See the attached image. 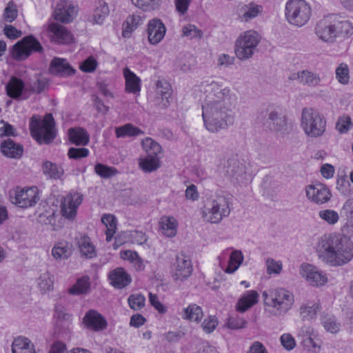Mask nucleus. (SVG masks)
Wrapping results in <instances>:
<instances>
[{"instance_id":"10","label":"nucleus","mask_w":353,"mask_h":353,"mask_svg":"<svg viewBox=\"0 0 353 353\" xmlns=\"http://www.w3.org/2000/svg\"><path fill=\"white\" fill-rule=\"evenodd\" d=\"M192 265L190 256L180 252L176 256V261L172 265V277L175 281H183L192 273Z\"/></svg>"},{"instance_id":"23","label":"nucleus","mask_w":353,"mask_h":353,"mask_svg":"<svg viewBox=\"0 0 353 353\" xmlns=\"http://www.w3.org/2000/svg\"><path fill=\"white\" fill-rule=\"evenodd\" d=\"M262 296L265 305L279 310L281 308L285 303L284 301L287 299V290L284 288L277 289L271 292L270 296L266 291H264Z\"/></svg>"},{"instance_id":"42","label":"nucleus","mask_w":353,"mask_h":353,"mask_svg":"<svg viewBox=\"0 0 353 353\" xmlns=\"http://www.w3.org/2000/svg\"><path fill=\"white\" fill-rule=\"evenodd\" d=\"M90 287L88 276H83L77 279V282L70 288L69 293L73 295L86 294Z\"/></svg>"},{"instance_id":"53","label":"nucleus","mask_w":353,"mask_h":353,"mask_svg":"<svg viewBox=\"0 0 353 353\" xmlns=\"http://www.w3.org/2000/svg\"><path fill=\"white\" fill-rule=\"evenodd\" d=\"M56 211L54 209H49L39 214L38 221L39 223L54 226L56 223Z\"/></svg>"},{"instance_id":"44","label":"nucleus","mask_w":353,"mask_h":353,"mask_svg":"<svg viewBox=\"0 0 353 353\" xmlns=\"http://www.w3.org/2000/svg\"><path fill=\"white\" fill-rule=\"evenodd\" d=\"M53 284L54 276L48 271L41 273L37 279V285L42 293L52 290Z\"/></svg>"},{"instance_id":"19","label":"nucleus","mask_w":353,"mask_h":353,"mask_svg":"<svg viewBox=\"0 0 353 353\" xmlns=\"http://www.w3.org/2000/svg\"><path fill=\"white\" fill-rule=\"evenodd\" d=\"M147 32L149 42L156 45L164 38L166 28L161 19H153L148 22Z\"/></svg>"},{"instance_id":"30","label":"nucleus","mask_w":353,"mask_h":353,"mask_svg":"<svg viewBox=\"0 0 353 353\" xmlns=\"http://www.w3.org/2000/svg\"><path fill=\"white\" fill-rule=\"evenodd\" d=\"M12 353H36L34 345L31 341L26 337L19 336L16 338L12 345Z\"/></svg>"},{"instance_id":"2","label":"nucleus","mask_w":353,"mask_h":353,"mask_svg":"<svg viewBox=\"0 0 353 353\" xmlns=\"http://www.w3.org/2000/svg\"><path fill=\"white\" fill-rule=\"evenodd\" d=\"M319 259L331 266L347 263L353 258V243L347 236L325 234L315 246Z\"/></svg>"},{"instance_id":"47","label":"nucleus","mask_w":353,"mask_h":353,"mask_svg":"<svg viewBox=\"0 0 353 353\" xmlns=\"http://www.w3.org/2000/svg\"><path fill=\"white\" fill-rule=\"evenodd\" d=\"M141 21V18L139 15L132 14L128 17L123 26V36L129 37L131 33L139 26Z\"/></svg>"},{"instance_id":"39","label":"nucleus","mask_w":353,"mask_h":353,"mask_svg":"<svg viewBox=\"0 0 353 353\" xmlns=\"http://www.w3.org/2000/svg\"><path fill=\"white\" fill-rule=\"evenodd\" d=\"M52 254L56 260L67 259L71 255V250L67 241H61L55 244L52 249Z\"/></svg>"},{"instance_id":"12","label":"nucleus","mask_w":353,"mask_h":353,"mask_svg":"<svg viewBox=\"0 0 353 353\" xmlns=\"http://www.w3.org/2000/svg\"><path fill=\"white\" fill-rule=\"evenodd\" d=\"M268 118L263 125L271 131L280 132L286 125L285 109L279 106L275 107L267 113Z\"/></svg>"},{"instance_id":"35","label":"nucleus","mask_w":353,"mask_h":353,"mask_svg":"<svg viewBox=\"0 0 353 353\" xmlns=\"http://www.w3.org/2000/svg\"><path fill=\"white\" fill-rule=\"evenodd\" d=\"M139 165L145 172H152L157 170L161 166L160 158L159 156H146L140 158Z\"/></svg>"},{"instance_id":"8","label":"nucleus","mask_w":353,"mask_h":353,"mask_svg":"<svg viewBox=\"0 0 353 353\" xmlns=\"http://www.w3.org/2000/svg\"><path fill=\"white\" fill-rule=\"evenodd\" d=\"M311 17V8L304 0H288V23L297 27L306 24Z\"/></svg>"},{"instance_id":"38","label":"nucleus","mask_w":353,"mask_h":353,"mask_svg":"<svg viewBox=\"0 0 353 353\" xmlns=\"http://www.w3.org/2000/svg\"><path fill=\"white\" fill-rule=\"evenodd\" d=\"M182 317L184 319L199 322L203 317V310L196 304H190L187 307L183 308Z\"/></svg>"},{"instance_id":"4","label":"nucleus","mask_w":353,"mask_h":353,"mask_svg":"<svg viewBox=\"0 0 353 353\" xmlns=\"http://www.w3.org/2000/svg\"><path fill=\"white\" fill-rule=\"evenodd\" d=\"M29 129L33 139L39 144H50L57 136L55 121L51 113L46 114L43 120L40 116L34 114L30 119Z\"/></svg>"},{"instance_id":"24","label":"nucleus","mask_w":353,"mask_h":353,"mask_svg":"<svg viewBox=\"0 0 353 353\" xmlns=\"http://www.w3.org/2000/svg\"><path fill=\"white\" fill-rule=\"evenodd\" d=\"M50 37L54 41L60 43H68L72 39L71 33L62 25L51 23L48 28Z\"/></svg>"},{"instance_id":"60","label":"nucleus","mask_w":353,"mask_h":353,"mask_svg":"<svg viewBox=\"0 0 353 353\" xmlns=\"http://www.w3.org/2000/svg\"><path fill=\"white\" fill-rule=\"evenodd\" d=\"M350 183L345 176H339L336 181V188L343 195L350 193Z\"/></svg>"},{"instance_id":"50","label":"nucleus","mask_w":353,"mask_h":353,"mask_svg":"<svg viewBox=\"0 0 353 353\" xmlns=\"http://www.w3.org/2000/svg\"><path fill=\"white\" fill-rule=\"evenodd\" d=\"M225 168V174L230 177H236L243 172V167L234 157L228 159Z\"/></svg>"},{"instance_id":"13","label":"nucleus","mask_w":353,"mask_h":353,"mask_svg":"<svg viewBox=\"0 0 353 353\" xmlns=\"http://www.w3.org/2000/svg\"><path fill=\"white\" fill-rule=\"evenodd\" d=\"M300 274L312 286H322L327 282V277L323 272L308 263L301 265Z\"/></svg>"},{"instance_id":"46","label":"nucleus","mask_w":353,"mask_h":353,"mask_svg":"<svg viewBox=\"0 0 353 353\" xmlns=\"http://www.w3.org/2000/svg\"><path fill=\"white\" fill-rule=\"evenodd\" d=\"M243 261L242 252L239 250L232 252L228 261V265L225 270V272L228 274L234 273L240 266Z\"/></svg>"},{"instance_id":"45","label":"nucleus","mask_w":353,"mask_h":353,"mask_svg":"<svg viewBox=\"0 0 353 353\" xmlns=\"http://www.w3.org/2000/svg\"><path fill=\"white\" fill-rule=\"evenodd\" d=\"M141 144L147 154L146 156H158L162 152L161 145L150 137L143 139Z\"/></svg>"},{"instance_id":"55","label":"nucleus","mask_w":353,"mask_h":353,"mask_svg":"<svg viewBox=\"0 0 353 353\" xmlns=\"http://www.w3.org/2000/svg\"><path fill=\"white\" fill-rule=\"evenodd\" d=\"M145 298L141 294H132L128 298L130 307L134 310H139L145 305Z\"/></svg>"},{"instance_id":"6","label":"nucleus","mask_w":353,"mask_h":353,"mask_svg":"<svg viewBox=\"0 0 353 353\" xmlns=\"http://www.w3.org/2000/svg\"><path fill=\"white\" fill-rule=\"evenodd\" d=\"M301 124L305 134L312 137H319L325 130L326 121L316 110L304 108L302 111Z\"/></svg>"},{"instance_id":"37","label":"nucleus","mask_w":353,"mask_h":353,"mask_svg":"<svg viewBox=\"0 0 353 353\" xmlns=\"http://www.w3.org/2000/svg\"><path fill=\"white\" fill-rule=\"evenodd\" d=\"M240 11L241 12V14H239L241 19L244 21H248L256 17L262 11V8L260 6L251 3L248 5L243 6Z\"/></svg>"},{"instance_id":"17","label":"nucleus","mask_w":353,"mask_h":353,"mask_svg":"<svg viewBox=\"0 0 353 353\" xmlns=\"http://www.w3.org/2000/svg\"><path fill=\"white\" fill-rule=\"evenodd\" d=\"M306 196L316 203L322 204L328 201L332 194L325 185L317 183L306 188Z\"/></svg>"},{"instance_id":"22","label":"nucleus","mask_w":353,"mask_h":353,"mask_svg":"<svg viewBox=\"0 0 353 353\" xmlns=\"http://www.w3.org/2000/svg\"><path fill=\"white\" fill-rule=\"evenodd\" d=\"M83 323L88 328L94 331L103 330L107 326L105 319L94 310H90L86 312Z\"/></svg>"},{"instance_id":"18","label":"nucleus","mask_w":353,"mask_h":353,"mask_svg":"<svg viewBox=\"0 0 353 353\" xmlns=\"http://www.w3.org/2000/svg\"><path fill=\"white\" fill-rule=\"evenodd\" d=\"M48 71L52 75L65 78L72 76L76 72L67 59L60 57H54L52 59Z\"/></svg>"},{"instance_id":"29","label":"nucleus","mask_w":353,"mask_h":353,"mask_svg":"<svg viewBox=\"0 0 353 353\" xmlns=\"http://www.w3.org/2000/svg\"><path fill=\"white\" fill-rule=\"evenodd\" d=\"M125 80V91L128 93L139 94L141 90V79L128 68L123 69Z\"/></svg>"},{"instance_id":"7","label":"nucleus","mask_w":353,"mask_h":353,"mask_svg":"<svg viewBox=\"0 0 353 353\" xmlns=\"http://www.w3.org/2000/svg\"><path fill=\"white\" fill-rule=\"evenodd\" d=\"M260 40V35L254 30H248L241 34L236 41V57L241 60H247L251 58Z\"/></svg>"},{"instance_id":"57","label":"nucleus","mask_w":353,"mask_h":353,"mask_svg":"<svg viewBox=\"0 0 353 353\" xmlns=\"http://www.w3.org/2000/svg\"><path fill=\"white\" fill-rule=\"evenodd\" d=\"M68 155L70 159H79L87 157L89 155V150L85 148H70Z\"/></svg>"},{"instance_id":"9","label":"nucleus","mask_w":353,"mask_h":353,"mask_svg":"<svg viewBox=\"0 0 353 353\" xmlns=\"http://www.w3.org/2000/svg\"><path fill=\"white\" fill-rule=\"evenodd\" d=\"M43 50L40 42L32 35H28L17 41L12 46L11 54L14 59L23 61L30 57L32 53H41Z\"/></svg>"},{"instance_id":"54","label":"nucleus","mask_w":353,"mask_h":353,"mask_svg":"<svg viewBox=\"0 0 353 353\" xmlns=\"http://www.w3.org/2000/svg\"><path fill=\"white\" fill-rule=\"evenodd\" d=\"M319 217L330 225H334L339 219V214L333 210H323L319 212Z\"/></svg>"},{"instance_id":"25","label":"nucleus","mask_w":353,"mask_h":353,"mask_svg":"<svg viewBox=\"0 0 353 353\" xmlns=\"http://www.w3.org/2000/svg\"><path fill=\"white\" fill-rule=\"evenodd\" d=\"M321 309L319 301H307L300 307L299 314L303 321H312L316 318Z\"/></svg>"},{"instance_id":"16","label":"nucleus","mask_w":353,"mask_h":353,"mask_svg":"<svg viewBox=\"0 0 353 353\" xmlns=\"http://www.w3.org/2000/svg\"><path fill=\"white\" fill-rule=\"evenodd\" d=\"M76 14V7L68 0L60 1L54 12L55 20L66 23L71 22Z\"/></svg>"},{"instance_id":"11","label":"nucleus","mask_w":353,"mask_h":353,"mask_svg":"<svg viewBox=\"0 0 353 353\" xmlns=\"http://www.w3.org/2000/svg\"><path fill=\"white\" fill-rule=\"evenodd\" d=\"M12 202L20 208H29L34 205L39 201V191L37 187L23 188L16 191Z\"/></svg>"},{"instance_id":"26","label":"nucleus","mask_w":353,"mask_h":353,"mask_svg":"<svg viewBox=\"0 0 353 353\" xmlns=\"http://www.w3.org/2000/svg\"><path fill=\"white\" fill-rule=\"evenodd\" d=\"M289 79L292 80L297 79L300 83L310 87L316 86L321 81L319 74L307 70L292 73L290 74Z\"/></svg>"},{"instance_id":"40","label":"nucleus","mask_w":353,"mask_h":353,"mask_svg":"<svg viewBox=\"0 0 353 353\" xmlns=\"http://www.w3.org/2000/svg\"><path fill=\"white\" fill-rule=\"evenodd\" d=\"M109 8L108 4L102 1H99L98 6L95 8L92 17L93 23L101 24L109 14Z\"/></svg>"},{"instance_id":"21","label":"nucleus","mask_w":353,"mask_h":353,"mask_svg":"<svg viewBox=\"0 0 353 353\" xmlns=\"http://www.w3.org/2000/svg\"><path fill=\"white\" fill-rule=\"evenodd\" d=\"M0 151L3 156L8 158L18 159L23 155V147L21 144L7 138L1 143Z\"/></svg>"},{"instance_id":"52","label":"nucleus","mask_w":353,"mask_h":353,"mask_svg":"<svg viewBox=\"0 0 353 353\" xmlns=\"http://www.w3.org/2000/svg\"><path fill=\"white\" fill-rule=\"evenodd\" d=\"M336 78L338 81L347 85L350 81V70L348 65L345 63H340L335 70Z\"/></svg>"},{"instance_id":"27","label":"nucleus","mask_w":353,"mask_h":353,"mask_svg":"<svg viewBox=\"0 0 353 353\" xmlns=\"http://www.w3.org/2000/svg\"><path fill=\"white\" fill-rule=\"evenodd\" d=\"M25 80L28 98L32 94L41 93L48 85L47 79L43 77H34V79L25 77Z\"/></svg>"},{"instance_id":"48","label":"nucleus","mask_w":353,"mask_h":353,"mask_svg":"<svg viewBox=\"0 0 353 353\" xmlns=\"http://www.w3.org/2000/svg\"><path fill=\"white\" fill-rule=\"evenodd\" d=\"M43 172L50 179H58L63 174V170L59 168L55 163L46 161L43 164Z\"/></svg>"},{"instance_id":"32","label":"nucleus","mask_w":353,"mask_h":353,"mask_svg":"<svg viewBox=\"0 0 353 353\" xmlns=\"http://www.w3.org/2000/svg\"><path fill=\"white\" fill-rule=\"evenodd\" d=\"M69 140L77 145H85L89 142V134L81 128H70L68 130Z\"/></svg>"},{"instance_id":"56","label":"nucleus","mask_w":353,"mask_h":353,"mask_svg":"<svg viewBox=\"0 0 353 353\" xmlns=\"http://www.w3.org/2000/svg\"><path fill=\"white\" fill-rule=\"evenodd\" d=\"M352 125V120L349 116L340 117L336 122V128L341 133H346Z\"/></svg>"},{"instance_id":"15","label":"nucleus","mask_w":353,"mask_h":353,"mask_svg":"<svg viewBox=\"0 0 353 353\" xmlns=\"http://www.w3.org/2000/svg\"><path fill=\"white\" fill-rule=\"evenodd\" d=\"M83 196L79 192H73L68 194L61 203V212L62 215L72 220L77 215L78 207L83 201Z\"/></svg>"},{"instance_id":"5","label":"nucleus","mask_w":353,"mask_h":353,"mask_svg":"<svg viewBox=\"0 0 353 353\" xmlns=\"http://www.w3.org/2000/svg\"><path fill=\"white\" fill-rule=\"evenodd\" d=\"M230 199L219 195L208 199L202 208V217L210 223L218 224L231 212Z\"/></svg>"},{"instance_id":"33","label":"nucleus","mask_w":353,"mask_h":353,"mask_svg":"<svg viewBox=\"0 0 353 353\" xmlns=\"http://www.w3.org/2000/svg\"><path fill=\"white\" fill-rule=\"evenodd\" d=\"M320 320L327 332L335 334L339 331L341 324L333 314L327 312H323L321 314Z\"/></svg>"},{"instance_id":"28","label":"nucleus","mask_w":353,"mask_h":353,"mask_svg":"<svg viewBox=\"0 0 353 353\" xmlns=\"http://www.w3.org/2000/svg\"><path fill=\"white\" fill-rule=\"evenodd\" d=\"M259 294L255 290L247 291L238 301L236 310L239 312H245L258 302Z\"/></svg>"},{"instance_id":"14","label":"nucleus","mask_w":353,"mask_h":353,"mask_svg":"<svg viewBox=\"0 0 353 353\" xmlns=\"http://www.w3.org/2000/svg\"><path fill=\"white\" fill-rule=\"evenodd\" d=\"M25 77L23 79L12 77L6 85V94L16 100H27L28 94L26 91Z\"/></svg>"},{"instance_id":"41","label":"nucleus","mask_w":353,"mask_h":353,"mask_svg":"<svg viewBox=\"0 0 353 353\" xmlns=\"http://www.w3.org/2000/svg\"><path fill=\"white\" fill-rule=\"evenodd\" d=\"M115 133L117 138L125 137H137L143 134L144 132L137 127L131 123L116 128Z\"/></svg>"},{"instance_id":"61","label":"nucleus","mask_w":353,"mask_h":353,"mask_svg":"<svg viewBox=\"0 0 353 353\" xmlns=\"http://www.w3.org/2000/svg\"><path fill=\"white\" fill-rule=\"evenodd\" d=\"M183 34L191 39H200L203 35V32L201 30L197 29L195 26L188 25L183 28Z\"/></svg>"},{"instance_id":"43","label":"nucleus","mask_w":353,"mask_h":353,"mask_svg":"<svg viewBox=\"0 0 353 353\" xmlns=\"http://www.w3.org/2000/svg\"><path fill=\"white\" fill-rule=\"evenodd\" d=\"M132 3L144 12L157 10L161 7L163 0H131Z\"/></svg>"},{"instance_id":"64","label":"nucleus","mask_w":353,"mask_h":353,"mask_svg":"<svg viewBox=\"0 0 353 353\" xmlns=\"http://www.w3.org/2000/svg\"><path fill=\"white\" fill-rule=\"evenodd\" d=\"M97 65V62L96 59L92 57H90L81 63L80 69L85 72H91L96 69Z\"/></svg>"},{"instance_id":"51","label":"nucleus","mask_w":353,"mask_h":353,"mask_svg":"<svg viewBox=\"0 0 353 353\" xmlns=\"http://www.w3.org/2000/svg\"><path fill=\"white\" fill-rule=\"evenodd\" d=\"M301 343L308 351L317 353L321 349L322 341L314 334L309 338L303 339Z\"/></svg>"},{"instance_id":"1","label":"nucleus","mask_w":353,"mask_h":353,"mask_svg":"<svg viewBox=\"0 0 353 353\" xmlns=\"http://www.w3.org/2000/svg\"><path fill=\"white\" fill-rule=\"evenodd\" d=\"M200 88L205 96L202 105L205 128L214 133L233 125L235 119L233 110L237 101L236 94L229 88L213 80L202 81Z\"/></svg>"},{"instance_id":"20","label":"nucleus","mask_w":353,"mask_h":353,"mask_svg":"<svg viewBox=\"0 0 353 353\" xmlns=\"http://www.w3.org/2000/svg\"><path fill=\"white\" fill-rule=\"evenodd\" d=\"M108 277L110 285L117 289H123L132 281L130 275L121 267L110 271Z\"/></svg>"},{"instance_id":"62","label":"nucleus","mask_w":353,"mask_h":353,"mask_svg":"<svg viewBox=\"0 0 353 353\" xmlns=\"http://www.w3.org/2000/svg\"><path fill=\"white\" fill-rule=\"evenodd\" d=\"M246 321L244 319L241 318L238 316H230L228 318L227 321V325L230 329H240L245 326Z\"/></svg>"},{"instance_id":"49","label":"nucleus","mask_w":353,"mask_h":353,"mask_svg":"<svg viewBox=\"0 0 353 353\" xmlns=\"http://www.w3.org/2000/svg\"><path fill=\"white\" fill-rule=\"evenodd\" d=\"M94 172L97 175L103 179H110L119 173L116 168L110 167L101 163H98L95 165Z\"/></svg>"},{"instance_id":"3","label":"nucleus","mask_w":353,"mask_h":353,"mask_svg":"<svg viewBox=\"0 0 353 353\" xmlns=\"http://www.w3.org/2000/svg\"><path fill=\"white\" fill-rule=\"evenodd\" d=\"M315 34L325 42H334L337 37L353 34L352 23L345 16L331 14L325 16L315 26Z\"/></svg>"},{"instance_id":"36","label":"nucleus","mask_w":353,"mask_h":353,"mask_svg":"<svg viewBox=\"0 0 353 353\" xmlns=\"http://www.w3.org/2000/svg\"><path fill=\"white\" fill-rule=\"evenodd\" d=\"M160 228L162 233L168 237H173L176 234L177 223L174 218L163 216L160 221Z\"/></svg>"},{"instance_id":"63","label":"nucleus","mask_w":353,"mask_h":353,"mask_svg":"<svg viewBox=\"0 0 353 353\" xmlns=\"http://www.w3.org/2000/svg\"><path fill=\"white\" fill-rule=\"evenodd\" d=\"M4 19L8 22H12L17 17V10L16 6L10 2L4 10Z\"/></svg>"},{"instance_id":"34","label":"nucleus","mask_w":353,"mask_h":353,"mask_svg":"<svg viewBox=\"0 0 353 353\" xmlns=\"http://www.w3.org/2000/svg\"><path fill=\"white\" fill-rule=\"evenodd\" d=\"M79 245L83 257L90 259L97 256L96 248L88 236H82L79 241Z\"/></svg>"},{"instance_id":"31","label":"nucleus","mask_w":353,"mask_h":353,"mask_svg":"<svg viewBox=\"0 0 353 353\" xmlns=\"http://www.w3.org/2000/svg\"><path fill=\"white\" fill-rule=\"evenodd\" d=\"M195 65L196 59L190 54H179L175 61V67L183 72L191 70Z\"/></svg>"},{"instance_id":"58","label":"nucleus","mask_w":353,"mask_h":353,"mask_svg":"<svg viewBox=\"0 0 353 353\" xmlns=\"http://www.w3.org/2000/svg\"><path fill=\"white\" fill-rule=\"evenodd\" d=\"M218 325V320L215 316H209L201 324V327L206 333L212 332Z\"/></svg>"},{"instance_id":"59","label":"nucleus","mask_w":353,"mask_h":353,"mask_svg":"<svg viewBox=\"0 0 353 353\" xmlns=\"http://www.w3.org/2000/svg\"><path fill=\"white\" fill-rule=\"evenodd\" d=\"M267 272L268 274H278L282 270L283 265L280 261H276L272 259H268L266 261Z\"/></svg>"}]
</instances>
